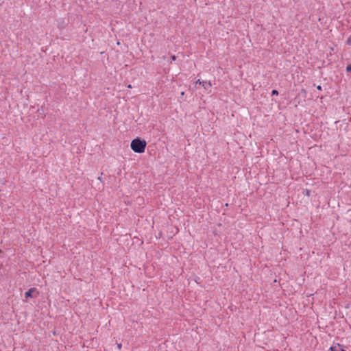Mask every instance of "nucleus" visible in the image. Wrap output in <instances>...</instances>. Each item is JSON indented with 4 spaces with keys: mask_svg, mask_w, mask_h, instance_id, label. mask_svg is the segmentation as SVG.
Wrapping results in <instances>:
<instances>
[{
    "mask_svg": "<svg viewBox=\"0 0 351 351\" xmlns=\"http://www.w3.org/2000/svg\"><path fill=\"white\" fill-rule=\"evenodd\" d=\"M146 145L147 143L145 140L137 138L132 141L130 146L134 152L143 153L145 152Z\"/></svg>",
    "mask_w": 351,
    "mask_h": 351,
    "instance_id": "1",
    "label": "nucleus"
},
{
    "mask_svg": "<svg viewBox=\"0 0 351 351\" xmlns=\"http://www.w3.org/2000/svg\"><path fill=\"white\" fill-rule=\"evenodd\" d=\"M38 292L37 291L36 288H30L25 293V298L26 300L29 298H36Z\"/></svg>",
    "mask_w": 351,
    "mask_h": 351,
    "instance_id": "2",
    "label": "nucleus"
},
{
    "mask_svg": "<svg viewBox=\"0 0 351 351\" xmlns=\"http://www.w3.org/2000/svg\"><path fill=\"white\" fill-rule=\"evenodd\" d=\"M330 351H346L342 345L337 343L330 348Z\"/></svg>",
    "mask_w": 351,
    "mask_h": 351,
    "instance_id": "3",
    "label": "nucleus"
},
{
    "mask_svg": "<svg viewBox=\"0 0 351 351\" xmlns=\"http://www.w3.org/2000/svg\"><path fill=\"white\" fill-rule=\"evenodd\" d=\"M202 86L205 88V89H207L208 88H210L212 86V84L210 82H206V81H202Z\"/></svg>",
    "mask_w": 351,
    "mask_h": 351,
    "instance_id": "4",
    "label": "nucleus"
},
{
    "mask_svg": "<svg viewBox=\"0 0 351 351\" xmlns=\"http://www.w3.org/2000/svg\"><path fill=\"white\" fill-rule=\"evenodd\" d=\"M303 193H304V195H307V196H310V195H311V191H310V190H308V189H306V190L303 192Z\"/></svg>",
    "mask_w": 351,
    "mask_h": 351,
    "instance_id": "5",
    "label": "nucleus"
},
{
    "mask_svg": "<svg viewBox=\"0 0 351 351\" xmlns=\"http://www.w3.org/2000/svg\"><path fill=\"white\" fill-rule=\"evenodd\" d=\"M346 71L348 72H350L351 71V64H348L347 66H346Z\"/></svg>",
    "mask_w": 351,
    "mask_h": 351,
    "instance_id": "6",
    "label": "nucleus"
},
{
    "mask_svg": "<svg viewBox=\"0 0 351 351\" xmlns=\"http://www.w3.org/2000/svg\"><path fill=\"white\" fill-rule=\"evenodd\" d=\"M271 95H278V90H273L272 92H271Z\"/></svg>",
    "mask_w": 351,
    "mask_h": 351,
    "instance_id": "7",
    "label": "nucleus"
},
{
    "mask_svg": "<svg viewBox=\"0 0 351 351\" xmlns=\"http://www.w3.org/2000/svg\"><path fill=\"white\" fill-rule=\"evenodd\" d=\"M346 43H347V44H348V45H351V36H350V37L348 38V40H347Z\"/></svg>",
    "mask_w": 351,
    "mask_h": 351,
    "instance_id": "8",
    "label": "nucleus"
},
{
    "mask_svg": "<svg viewBox=\"0 0 351 351\" xmlns=\"http://www.w3.org/2000/svg\"><path fill=\"white\" fill-rule=\"evenodd\" d=\"M171 60H172V61L176 60V56H174V55L171 56Z\"/></svg>",
    "mask_w": 351,
    "mask_h": 351,
    "instance_id": "9",
    "label": "nucleus"
},
{
    "mask_svg": "<svg viewBox=\"0 0 351 351\" xmlns=\"http://www.w3.org/2000/svg\"><path fill=\"white\" fill-rule=\"evenodd\" d=\"M196 84H202V81H200V80H197Z\"/></svg>",
    "mask_w": 351,
    "mask_h": 351,
    "instance_id": "10",
    "label": "nucleus"
},
{
    "mask_svg": "<svg viewBox=\"0 0 351 351\" xmlns=\"http://www.w3.org/2000/svg\"><path fill=\"white\" fill-rule=\"evenodd\" d=\"M317 89L319 90H322V86L320 85L317 86Z\"/></svg>",
    "mask_w": 351,
    "mask_h": 351,
    "instance_id": "11",
    "label": "nucleus"
},
{
    "mask_svg": "<svg viewBox=\"0 0 351 351\" xmlns=\"http://www.w3.org/2000/svg\"><path fill=\"white\" fill-rule=\"evenodd\" d=\"M118 346V348H119V349H121V343H120V344H118V346Z\"/></svg>",
    "mask_w": 351,
    "mask_h": 351,
    "instance_id": "12",
    "label": "nucleus"
},
{
    "mask_svg": "<svg viewBox=\"0 0 351 351\" xmlns=\"http://www.w3.org/2000/svg\"><path fill=\"white\" fill-rule=\"evenodd\" d=\"M128 87L129 88H132L131 84H129V85L128 86Z\"/></svg>",
    "mask_w": 351,
    "mask_h": 351,
    "instance_id": "13",
    "label": "nucleus"
},
{
    "mask_svg": "<svg viewBox=\"0 0 351 351\" xmlns=\"http://www.w3.org/2000/svg\"><path fill=\"white\" fill-rule=\"evenodd\" d=\"M1 252H2V250H0V254H1Z\"/></svg>",
    "mask_w": 351,
    "mask_h": 351,
    "instance_id": "14",
    "label": "nucleus"
}]
</instances>
